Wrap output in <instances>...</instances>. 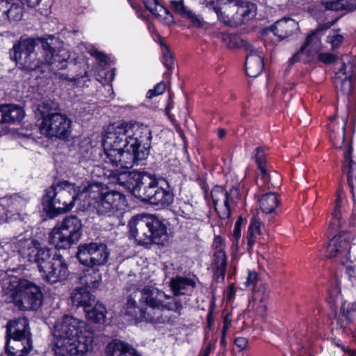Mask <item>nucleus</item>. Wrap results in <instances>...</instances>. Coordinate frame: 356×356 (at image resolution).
Segmentation results:
<instances>
[{
	"label": "nucleus",
	"instance_id": "50",
	"mask_svg": "<svg viewBox=\"0 0 356 356\" xmlns=\"http://www.w3.org/2000/svg\"><path fill=\"white\" fill-rule=\"evenodd\" d=\"M258 280V275L254 271L248 270V275L245 282V285L250 286L254 285Z\"/></svg>",
	"mask_w": 356,
	"mask_h": 356
},
{
	"label": "nucleus",
	"instance_id": "59",
	"mask_svg": "<svg viewBox=\"0 0 356 356\" xmlns=\"http://www.w3.org/2000/svg\"><path fill=\"white\" fill-rule=\"evenodd\" d=\"M226 135V131L224 129H218V136L220 138H223Z\"/></svg>",
	"mask_w": 356,
	"mask_h": 356
},
{
	"label": "nucleus",
	"instance_id": "44",
	"mask_svg": "<svg viewBox=\"0 0 356 356\" xmlns=\"http://www.w3.org/2000/svg\"><path fill=\"white\" fill-rule=\"evenodd\" d=\"M345 168L348 169L347 175H348V181L350 186H352L351 181V173L354 170L355 163L352 160L350 156V152L348 151L345 154Z\"/></svg>",
	"mask_w": 356,
	"mask_h": 356
},
{
	"label": "nucleus",
	"instance_id": "52",
	"mask_svg": "<svg viewBox=\"0 0 356 356\" xmlns=\"http://www.w3.org/2000/svg\"><path fill=\"white\" fill-rule=\"evenodd\" d=\"M248 341L245 337H236L234 340L235 345L241 350H244L247 347Z\"/></svg>",
	"mask_w": 356,
	"mask_h": 356
},
{
	"label": "nucleus",
	"instance_id": "30",
	"mask_svg": "<svg viewBox=\"0 0 356 356\" xmlns=\"http://www.w3.org/2000/svg\"><path fill=\"white\" fill-rule=\"evenodd\" d=\"M255 6L248 2H241L237 6L236 13L232 15V19L245 23L255 16Z\"/></svg>",
	"mask_w": 356,
	"mask_h": 356
},
{
	"label": "nucleus",
	"instance_id": "8",
	"mask_svg": "<svg viewBox=\"0 0 356 356\" xmlns=\"http://www.w3.org/2000/svg\"><path fill=\"white\" fill-rule=\"evenodd\" d=\"M128 227L131 236L140 245L163 244L167 241V228L152 215L140 214L133 217Z\"/></svg>",
	"mask_w": 356,
	"mask_h": 356
},
{
	"label": "nucleus",
	"instance_id": "54",
	"mask_svg": "<svg viewBox=\"0 0 356 356\" xmlns=\"http://www.w3.org/2000/svg\"><path fill=\"white\" fill-rule=\"evenodd\" d=\"M42 0H20L23 5H26L30 8H35L38 6Z\"/></svg>",
	"mask_w": 356,
	"mask_h": 356
},
{
	"label": "nucleus",
	"instance_id": "39",
	"mask_svg": "<svg viewBox=\"0 0 356 356\" xmlns=\"http://www.w3.org/2000/svg\"><path fill=\"white\" fill-rule=\"evenodd\" d=\"M159 13L155 16L163 24L170 26L175 23L172 14L165 8H159Z\"/></svg>",
	"mask_w": 356,
	"mask_h": 356
},
{
	"label": "nucleus",
	"instance_id": "20",
	"mask_svg": "<svg viewBox=\"0 0 356 356\" xmlns=\"http://www.w3.org/2000/svg\"><path fill=\"white\" fill-rule=\"evenodd\" d=\"M254 158L260 170L261 178L257 181L259 186L267 188H276L280 185L279 175H268L265 168V152L262 147H257L254 151Z\"/></svg>",
	"mask_w": 356,
	"mask_h": 356
},
{
	"label": "nucleus",
	"instance_id": "62",
	"mask_svg": "<svg viewBox=\"0 0 356 356\" xmlns=\"http://www.w3.org/2000/svg\"><path fill=\"white\" fill-rule=\"evenodd\" d=\"M339 346H340L341 348V349L343 350V351L344 352H348L349 351L348 348H346L344 346H341L339 344H338Z\"/></svg>",
	"mask_w": 356,
	"mask_h": 356
},
{
	"label": "nucleus",
	"instance_id": "14",
	"mask_svg": "<svg viewBox=\"0 0 356 356\" xmlns=\"http://www.w3.org/2000/svg\"><path fill=\"white\" fill-rule=\"evenodd\" d=\"M170 286L174 296L171 297L164 293L161 310L163 312L164 310L172 311L180 315L189 301L188 296L193 291L195 282L191 278L177 276L170 280Z\"/></svg>",
	"mask_w": 356,
	"mask_h": 356
},
{
	"label": "nucleus",
	"instance_id": "16",
	"mask_svg": "<svg viewBox=\"0 0 356 356\" xmlns=\"http://www.w3.org/2000/svg\"><path fill=\"white\" fill-rule=\"evenodd\" d=\"M353 235L348 232H340L335 235L327 246V254L330 259L345 264L350 261V248Z\"/></svg>",
	"mask_w": 356,
	"mask_h": 356
},
{
	"label": "nucleus",
	"instance_id": "53",
	"mask_svg": "<svg viewBox=\"0 0 356 356\" xmlns=\"http://www.w3.org/2000/svg\"><path fill=\"white\" fill-rule=\"evenodd\" d=\"M241 222L239 221H237L235 223L234 228L233 230V238L236 243H238V241L241 237Z\"/></svg>",
	"mask_w": 356,
	"mask_h": 356
},
{
	"label": "nucleus",
	"instance_id": "6",
	"mask_svg": "<svg viewBox=\"0 0 356 356\" xmlns=\"http://www.w3.org/2000/svg\"><path fill=\"white\" fill-rule=\"evenodd\" d=\"M55 356H83L88 350L89 331L86 324L72 316L58 320L54 330Z\"/></svg>",
	"mask_w": 356,
	"mask_h": 356
},
{
	"label": "nucleus",
	"instance_id": "13",
	"mask_svg": "<svg viewBox=\"0 0 356 356\" xmlns=\"http://www.w3.org/2000/svg\"><path fill=\"white\" fill-rule=\"evenodd\" d=\"M82 230L81 220L76 216H68L56 223L49 234V241L57 249H67L81 239Z\"/></svg>",
	"mask_w": 356,
	"mask_h": 356
},
{
	"label": "nucleus",
	"instance_id": "40",
	"mask_svg": "<svg viewBox=\"0 0 356 356\" xmlns=\"http://www.w3.org/2000/svg\"><path fill=\"white\" fill-rule=\"evenodd\" d=\"M5 14L10 20L18 21L22 17V8L15 3H11Z\"/></svg>",
	"mask_w": 356,
	"mask_h": 356
},
{
	"label": "nucleus",
	"instance_id": "25",
	"mask_svg": "<svg viewBox=\"0 0 356 356\" xmlns=\"http://www.w3.org/2000/svg\"><path fill=\"white\" fill-rule=\"evenodd\" d=\"M106 356H141L131 345L120 340H113L106 348Z\"/></svg>",
	"mask_w": 356,
	"mask_h": 356
},
{
	"label": "nucleus",
	"instance_id": "34",
	"mask_svg": "<svg viewBox=\"0 0 356 356\" xmlns=\"http://www.w3.org/2000/svg\"><path fill=\"white\" fill-rule=\"evenodd\" d=\"M261 235L260 222L254 218L252 219L250 222L246 236L249 249H251L254 246L256 241L259 239Z\"/></svg>",
	"mask_w": 356,
	"mask_h": 356
},
{
	"label": "nucleus",
	"instance_id": "26",
	"mask_svg": "<svg viewBox=\"0 0 356 356\" xmlns=\"http://www.w3.org/2000/svg\"><path fill=\"white\" fill-rule=\"evenodd\" d=\"M268 293L264 288L254 289L252 296L249 303V307L261 316H264L266 312V300Z\"/></svg>",
	"mask_w": 356,
	"mask_h": 356
},
{
	"label": "nucleus",
	"instance_id": "17",
	"mask_svg": "<svg viewBox=\"0 0 356 356\" xmlns=\"http://www.w3.org/2000/svg\"><path fill=\"white\" fill-rule=\"evenodd\" d=\"M354 74V64L348 56L336 63L334 83L338 92L345 95L350 94Z\"/></svg>",
	"mask_w": 356,
	"mask_h": 356
},
{
	"label": "nucleus",
	"instance_id": "49",
	"mask_svg": "<svg viewBox=\"0 0 356 356\" xmlns=\"http://www.w3.org/2000/svg\"><path fill=\"white\" fill-rule=\"evenodd\" d=\"M318 60L325 64H330L335 60V57L330 53H321L318 56Z\"/></svg>",
	"mask_w": 356,
	"mask_h": 356
},
{
	"label": "nucleus",
	"instance_id": "3",
	"mask_svg": "<svg viewBox=\"0 0 356 356\" xmlns=\"http://www.w3.org/2000/svg\"><path fill=\"white\" fill-rule=\"evenodd\" d=\"M3 248L18 252L22 258L36 264L42 278L51 284L65 280L68 276L67 264L60 254H52L51 249L41 247L38 241L24 234L11 238Z\"/></svg>",
	"mask_w": 356,
	"mask_h": 356
},
{
	"label": "nucleus",
	"instance_id": "19",
	"mask_svg": "<svg viewBox=\"0 0 356 356\" xmlns=\"http://www.w3.org/2000/svg\"><path fill=\"white\" fill-rule=\"evenodd\" d=\"M321 40L319 36V31L316 30L307 36L305 44L291 58V61H308L321 49Z\"/></svg>",
	"mask_w": 356,
	"mask_h": 356
},
{
	"label": "nucleus",
	"instance_id": "31",
	"mask_svg": "<svg viewBox=\"0 0 356 356\" xmlns=\"http://www.w3.org/2000/svg\"><path fill=\"white\" fill-rule=\"evenodd\" d=\"M327 10H348L356 9V0H331L322 3Z\"/></svg>",
	"mask_w": 356,
	"mask_h": 356
},
{
	"label": "nucleus",
	"instance_id": "18",
	"mask_svg": "<svg viewBox=\"0 0 356 356\" xmlns=\"http://www.w3.org/2000/svg\"><path fill=\"white\" fill-rule=\"evenodd\" d=\"M238 194V189L232 188L229 192L222 187L216 186L213 188L211 195L215 209L221 219H227L231 214V207L234 203V196Z\"/></svg>",
	"mask_w": 356,
	"mask_h": 356
},
{
	"label": "nucleus",
	"instance_id": "24",
	"mask_svg": "<svg viewBox=\"0 0 356 356\" xmlns=\"http://www.w3.org/2000/svg\"><path fill=\"white\" fill-rule=\"evenodd\" d=\"M170 6L175 13L188 20L192 26L197 28L203 26L204 20L202 18L194 13L189 8L185 6L182 0H172L170 1Z\"/></svg>",
	"mask_w": 356,
	"mask_h": 356
},
{
	"label": "nucleus",
	"instance_id": "43",
	"mask_svg": "<svg viewBox=\"0 0 356 356\" xmlns=\"http://www.w3.org/2000/svg\"><path fill=\"white\" fill-rule=\"evenodd\" d=\"M225 8V10L222 11L221 8L216 6H213V10L216 13L218 19L225 24H229L231 19H232V16L230 17L229 14H225V12L228 8H231V6H226Z\"/></svg>",
	"mask_w": 356,
	"mask_h": 356
},
{
	"label": "nucleus",
	"instance_id": "23",
	"mask_svg": "<svg viewBox=\"0 0 356 356\" xmlns=\"http://www.w3.org/2000/svg\"><path fill=\"white\" fill-rule=\"evenodd\" d=\"M270 30L280 40H284L296 33L299 30V26L293 19L283 18L277 20Z\"/></svg>",
	"mask_w": 356,
	"mask_h": 356
},
{
	"label": "nucleus",
	"instance_id": "42",
	"mask_svg": "<svg viewBox=\"0 0 356 356\" xmlns=\"http://www.w3.org/2000/svg\"><path fill=\"white\" fill-rule=\"evenodd\" d=\"M216 37L220 38L222 42L229 49H234L237 46L235 38L225 32L214 33Z\"/></svg>",
	"mask_w": 356,
	"mask_h": 356
},
{
	"label": "nucleus",
	"instance_id": "29",
	"mask_svg": "<svg viewBox=\"0 0 356 356\" xmlns=\"http://www.w3.org/2000/svg\"><path fill=\"white\" fill-rule=\"evenodd\" d=\"M72 301L76 307H83L86 316L89 314L88 308L89 307V289L87 284L83 286L76 287L72 294Z\"/></svg>",
	"mask_w": 356,
	"mask_h": 356
},
{
	"label": "nucleus",
	"instance_id": "7",
	"mask_svg": "<svg viewBox=\"0 0 356 356\" xmlns=\"http://www.w3.org/2000/svg\"><path fill=\"white\" fill-rule=\"evenodd\" d=\"M5 301L13 302L20 310H36L42 304L39 286L26 280L11 277L3 281Z\"/></svg>",
	"mask_w": 356,
	"mask_h": 356
},
{
	"label": "nucleus",
	"instance_id": "2",
	"mask_svg": "<svg viewBox=\"0 0 356 356\" xmlns=\"http://www.w3.org/2000/svg\"><path fill=\"white\" fill-rule=\"evenodd\" d=\"M52 41L49 42L44 38L20 39L13 47V58L18 67L26 71L47 70L55 74L65 68L70 54L65 50L57 52L52 47Z\"/></svg>",
	"mask_w": 356,
	"mask_h": 356
},
{
	"label": "nucleus",
	"instance_id": "10",
	"mask_svg": "<svg viewBox=\"0 0 356 356\" xmlns=\"http://www.w3.org/2000/svg\"><path fill=\"white\" fill-rule=\"evenodd\" d=\"M143 179L141 188L134 191L136 197L151 204L161 207H167L172 203L174 195L169 189L165 179L147 172Z\"/></svg>",
	"mask_w": 356,
	"mask_h": 356
},
{
	"label": "nucleus",
	"instance_id": "36",
	"mask_svg": "<svg viewBox=\"0 0 356 356\" xmlns=\"http://www.w3.org/2000/svg\"><path fill=\"white\" fill-rule=\"evenodd\" d=\"M341 200L337 197L335 202V207L332 213V221L330 223V229L336 230L341 225V215L340 212Z\"/></svg>",
	"mask_w": 356,
	"mask_h": 356
},
{
	"label": "nucleus",
	"instance_id": "1",
	"mask_svg": "<svg viewBox=\"0 0 356 356\" xmlns=\"http://www.w3.org/2000/svg\"><path fill=\"white\" fill-rule=\"evenodd\" d=\"M152 131L148 126L138 122L113 124L108 126L102 137V160L113 167L125 170L146 159L151 147ZM113 182L129 188L134 195L136 188H141L145 173L127 170L104 172Z\"/></svg>",
	"mask_w": 356,
	"mask_h": 356
},
{
	"label": "nucleus",
	"instance_id": "58",
	"mask_svg": "<svg viewBox=\"0 0 356 356\" xmlns=\"http://www.w3.org/2000/svg\"><path fill=\"white\" fill-rule=\"evenodd\" d=\"M213 348V345L211 343H209L206 349L204 350V353L203 354V356H209L211 353V351Z\"/></svg>",
	"mask_w": 356,
	"mask_h": 356
},
{
	"label": "nucleus",
	"instance_id": "51",
	"mask_svg": "<svg viewBox=\"0 0 356 356\" xmlns=\"http://www.w3.org/2000/svg\"><path fill=\"white\" fill-rule=\"evenodd\" d=\"M213 248L215 252L224 251L223 240L220 236H217L214 238L213 242Z\"/></svg>",
	"mask_w": 356,
	"mask_h": 356
},
{
	"label": "nucleus",
	"instance_id": "60",
	"mask_svg": "<svg viewBox=\"0 0 356 356\" xmlns=\"http://www.w3.org/2000/svg\"><path fill=\"white\" fill-rule=\"evenodd\" d=\"M225 336H226V333L222 332V337H221V340H220V345L222 346H226Z\"/></svg>",
	"mask_w": 356,
	"mask_h": 356
},
{
	"label": "nucleus",
	"instance_id": "28",
	"mask_svg": "<svg viewBox=\"0 0 356 356\" xmlns=\"http://www.w3.org/2000/svg\"><path fill=\"white\" fill-rule=\"evenodd\" d=\"M108 257L106 245L90 243V266L104 264Z\"/></svg>",
	"mask_w": 356,
	"mask_h": 356
},
{
	"label": "nucleus",
	"instance_id": "21",
	"mask_svg": "<svg viewBox=\"0 0 356 356\" xmlns=\"http://www.w3.org/2000/svg\"><path fill=\"white\" fill-rule=\"evenodd\" d=\"M26 204L21 197L14 195L0 199V222L4 220V216L19 214Z\"/></svg>",
	"mask_w": 356,
	"mask_h": 356
},
{
	"label": "nucleus",
	"instance_id": "55",
	"mask_svg": "<svg viewBox=\"0 0 356 356\" xmlns=\"http://www.w3.org/2000/svg\"><path fill=\"white\" fill-rule=\"evenodd\" d=\"M231 319L229 318V315H226L223 318V327L222 330V332L227 333V331L230 325Z\"/></svg>",
	"mask_w": 356,
	"mask_h": 356
},
{
	"label": "nucleus",
	"instance_id": "63",
	"mask_svg": "<svg viewBox=\"0 0 356 356\" xmlns=\"http://www.w3.org/2000/svg\"><path fill=\"white\" fill-rule=\"evenodd\" d=\"M345 124H343V126L341 128V131H342V137H343V139H344V135H345Z\"/></svg>",
	"mask_w": 356,
	"mask_h": 356
},
{
	"label": "nucleus",
	"instance_id": "56",
	"mask_svg": "<svg viewBox=\"0 0 356 356\" xmlns=\"http://www.w3.org/2000/svg\"><path fill=\"white\" fill-rule=\"evenodd\" d=\"M95 276V281L92 283H90V288H97L99 285V281L102 279V277L99 273L97 272H94Z\"/></svg>",
	"mask_w": 356,
	"mask_h": 356
},
{
	"label": "nucleus",
	"instance_id": "27",
	"mask_svg": "<svg viewBox=\"0 0 356 356\" xmlns=\"http://www.w3.org/2000/svg\"><path fill=\"white\" fill-rule=\"evenodd\" d=\"M24 116V110L17 105H0V124L21 121Z\"/></svg>",
	"mask_w": 356,
	"mask_h": 356
},
{
	"label": "nucleus",
	"instance_id": "22",
	"mask_svg": "<svg viewBox=\"0 0 356 356\" xmlns=\"http://www.w3.org/2000/svg\"><path fill=\"white\" fill-rule=\"evenodd\" d=\"M246 56L245 70L249 76L257 77L264 70V60L261 52L250 47Z\"/></svg>",
	"mask_w": 356,
	"mask_h": 356
},
{
	"label": "nucleus",
	"instance_id": "37",
	"mask_svg": "<svg viewBox=\"0 0 356 356\" xmlns=\"http://www.w3.org/2000/svg\"><path fill=\"white\" fill-rule=\"evenodd\" d=\"M163 63L168 71H172L174 67V60L168 47L163 42H161Z\"/></svg>",
	"mask_w": 356,
	"mask_h": 356
},
{
	"label": "nucleus",
	"instance_id": "38",
	"mask_svg": "<svg viewBox=\"0 0 356 356\" xmlns=\"http://www.w3.org/2000/svg\"><path fill=\"white\" fill-rule=\"evenodd\" d=\"M76 258L83 266H88L89 261V245L87 243L81 244L78 247Z\"/></svg>",
	"mask_w": 356,
	"mask_h": 356
},
{
	"label": "nucleus",
	"instance_id": "57",
	"mask_svg": "<svg viewBox=\"0 0 356 356\" xmlns=\"http://www.w3.org/2000/svg\"><path fill=\"white\" fill-rule=\"evenodd\" d=\"M207 319L208 327H211V326L213 325V312H212L211 309L208 312Z\"/></svg>",
	"mask_w": 356,
	"mask_h": 356
},
{
	"label": "nucleus",
	"instance_id": "4",
	"mask_svg": "<svg viewBox=\"0 0 356 356\" xmlns=\"http://www.w3.org/2000/svg\"><path fill=\"white\" fill-rule=\"evenodd\" d=\"M89 185L76 186L61 181L45 190L42 200L44 211L50 218L70 211L74 207L80 211L89 208Z\"/></svg>",
	"mask_w": 356,
	"mask_h": 356
},
{
	"label": "nucleus",
	"instance_id": "9",
	"mask_svg": "<svg viewBox=\"0 0 356 356\" xmlns=\"http://www.w3.org/2000/svg\"><path fill=\"white\" fill-rule=\"evenodd\" d=\"M90 57L92 58V69L95 80L92 84L96 87L95 95L100 102H108L113 97V90L111 82L114 73L108 71L111 59L108 55L90 46Z\"/></svg>",
	"mask_w": 356,
	"mask_h": 356
},
{
	"label": "nucleus",
	"instance_id": "64",
	"mask_svg": "<svg viewBox=\"0 0 356 356\" xmlns=\"http://www.w3.org/2000/svg\"><path fill=\"white\" fill-rule=\"evenodd\" d=\"M350 356H356V352L355 351H353V350H350Z\"/></svg>",
	"mask_w": 356,
	"mask_h": 356
},
{
	"label": "nucleus",
	"instance_id": "32",
	"mask_svg": "<svg viewBox=\"0 0 356 356\" xmlns=\"http://www.w3.org/2000/svg\"><path fill=\"white\" fill-rule=\"evenodd\" d=\"M258 201L260 209L266 213H273L279 204L278 198L273 193H267L263 195Z\"/></svg>",
	"mask_w": 356,
	"mask_h": 356
},
{
	"label": "nucleus",
	"instance_id": "41",
	"mask_svg": "<svg viewBox=\"0 0 356 356\" xmlns=\"http://www.w3.org/2000/svg\"><path fill=\"white\" fill-rule=\"evenodd\" d=\"M341 311L348 321H352L356 313V303L352 302L347 304L344 302L341 307Z\"/></svg>",
	"mask_w": 356,
	"mask_h": 356
},
{
	"label": "nucleus",
	"instance_id": "45",
	"mask_svg": "<svg viewBox=\"0 0 356 356\" xmlns=\"http://www.w3.org/2000/svg\"><path fill=\"white\" fill-rule=\"evenodd\" d=\"M343 40V37L335 31L330 32L327 37V42L331 44L333 49L338 47L341 44Z\"/></svg>",
	"mask_w": 356,
	"mask_h": 356
},
{
	"label": "nucleus",
	"instance_id": "48",
	"mask_svg": "<svg viewBox=\"0 0 356 356\" xmlns=\"http://www.w3.org/2000/svg\"><path fill=\"white\" fill-rule=\"evenodd\" d=\"M346 274L353 286L356 288V267L348 266L346 267Z\"/></svg>",
	"mask_w": 356,
	"mask_h": 356
},
{
	"label": "nucleus",
	"instance_id": "35",
	"mask_svg": "<svg viewBox=\"0 0 356 356\" xmlns=\"http://www.w3.org/2000/svg\"><path fill=\"white\" fill-rule=\"evenodd\" d=\"M106 309L104 305L97 302L95 305L90 309V324L95 323L102 325L106 321Z\"/></svg>",
	"mask_w": 356,
	"mask_h": 356
},
{
	"label": "nucleus",
	"instance_id": "11",
	"mask_svg": "<svg viewBox=\"0 0 356 356\" xmlns=\"http://www.w3.org/2000/svg\"><path fill=\"white\" fill-rule=\"evenodd\" d=\"M126 197L121 193L99 184H90V207L99 215H111L123 210Z\"/></svg>",
	"mask_w": 356,
	"mask_h": 356
},
{
	"label": "nucleus",
	"instance_id": "15",
	"mask_svg": "<svg viewBox=\"0 0 356 356\" xmlns=\"http://www.w3.org/2000/svg\"><path fill=\"white\" fill-rule=\"evenodd\" d=\"M71 123V120L64 114L49 113L43 116L40 131L42 135L49 138L65 139L70 135Z\"/></svg>",
	"mask_w": 356,
	"mask_h": 356
},
{
	"label": "nucleus",
	"instance_id": "12",
	"mask_svg": "<svg viewBox=\"0 0 356 356\" xmlns=\"http://www.w3.org/2000/svg\"><path fill=\"white\" fill-rule=\"evenodd\" d=\"M6 353L8 356H26L33 348L29 322L26 318H19L7 325Z\"/></svg>",
	"mask_w": 356,
	"mask_h": 356
},
{
	"label": "nucleus",
	"instance_id": "61",
	"mask_svg": "<svg viewBox=\"0 0 356 356\" xmlns=\"http://www.w3.org/2000/svg\"><path fill=\"white\" fill-rule=\"evenodd\" d=\"M351 222L354 227H356V209L354 210V213L352 216Z\"/></svg>",
	"mask_w": 356,
	"mask_h": 356
},
{
	"label": "nucleus",
	"instance_id": "46",
	"mask_svg": "<svg viewBox=\"0 0 356 356\" xmlns=\"http://www.w3.org/2000/svg\"><path fill=\"white\" fill-rule=\"evenodd\" d=\"M143 3L145 8L154 16L159 13L160 10L159 8L163 7L157 1V0H144Z\"/></svg>",
	"mask_w": 356,
	"mask_h": 356
},
{
	"label": "nucleus",
	"instance_id": "5",
	"mask_svg": "<svg viewBox=\"0 0 356 356\" xmlns=\"http://www.w3.org/2000/svg\"><path fill=\"white\" fill-rule=\"evenodd\" d=\"M129 291L131 293L122 311L128 321H145L154 324L164 323L168 321L161 308L165 298L163 291L150 286L139 290L134 285L129 288Z\"/></svg>",
	"mask_w": 356,
	"mask_h": 356
},
{
	"label": "nucleus",
	"instance_id": "47",
	"mask_svg": "<svg viewBox=\"0 0 356 356\" xmlns=\"http://www.w3.org/2000/svg\"><path fill=\"white\" fill-rule=\"evenodd\" d=\"M165 84L164 82H160L157 83L153 89L149 90L147 92V97L152 99L155 96L161 95L165 90Z\"/></svg>",
	"mask_w": 356,
	"mask_h": 356
},
{
	"label": "nucleus",
	"instance_id": "33",
	"mask_svg": "<svg viewBox=\"0 0 356 356\" xmlns=\"http://www.w3.org/2000/svg\"><path fill=\"white\" fill-rule=\"evenodd\" d=\"M213 257L216 268L215 275L218 279L224 280L227 266L226 254L225 251H217L214 252Z\"/></svg>",
	"mask_w": 356,
	"mask_h": 356
}]
</instances>
